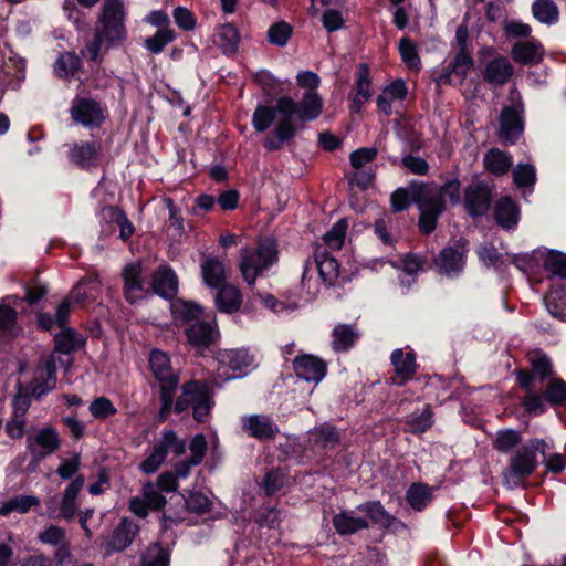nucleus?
I'll list each match as a JSON object with an SVG mask.
<instances>
[{
	"label": "nucleus",
	"instance_id": "6e6552de",
	"mask_svg": "<svg viewBox=\"0 0 566 566\" xmlns=\"http://www.w3.org/2000/svg\"><path fill=\"white\" fill-rule=\"evenodd\" d=\"M420 210L419 228L423 233H430L436 229L437 219L444 210V206L439 201V193L433 188L420 189Z\"/></svg>",
	"mask_w": 566,
	"mask_h": 566
},
{
	"label": "nucleus",
	"instance_id": "473e14b6",
	"mask_svg": "<svg viewBox=\"0 0 566 566\" xmlns=\"http://www.w3.org/2000/svg\"><path fill=\"white\" fill-rule=\"evenodd\" d=\"M201 274L206 285L212 289H219L226 281V268L222 261L209 256L202 261Z\"/></svg>",
	"mask_w": 566,
	"mask_h": 566
},
{
	"label": "nucleus",
	"instance_id": "603ef678",
	"mask_svg": "<svg viewBox=\"0 0 566 566\" xmlns=\"http://www.w3.org/2000/svg\"><path fill=\"white\" fill-rule=\"evenodd\" d=\"M544 397L553 406L564 405L566 402V382L559 378H549Z\"/></svg>",
	"mask_w": 566,
	"mask_h": 566
},
{
	"label": "nucleus",
	"instance_id": "2eb2a0df",
	"mask_svg": "<svg viewBox=\"0 0 566 566\" xmlns=\"http://www.w3.org/2000/svg\"><path fill=\"white\" fill-rule=\"evenodd\" d=\"M56 366L54 359L50 358L40 364L34 374V378L29 386L31 396L41 398L51 391L56 385Z\"/></svg>",
	"mask_w": 566,
	"mask_h": 566
},
{
	"label": "nucleus",
	"instance_id": "f8f14e48",
	"mask_svg": "<svg viewBox=\"0 0 566 566\" xmlns=\"http://www.w3.org/2000/svg\"><path fill=\"white\" fill-rule=\"evenodd\" d=\"M293 368L298 378L314 384L321 382L327 371L325 361L311 354L298 355L293 361Z\"/></svg>",
	"mask_w": 566,
	"mask_h": 566
},
{
	"label": "nucleus",
	"instance_id": "09e8293b",
	"mask_svg": "<svg viewBox=\"0 0 566 566\" xmlns=\"http://www.w3.org/2000/svg\"><path fill=\"white\" fill-rule=\"evenodd\" d=\"M175 39L176 32L171 28H160L153 36L145 40V48L153 54H159Z\"/></svg>",
	"mask_w": 566,
	"mask_h": 566
},
{
	"label": "nucleus",
	"instance_id": "f257e3e1",
	"mask_svg": "<svg viewBox=\"0 0 566 566\" xmlns=\"http://www.w3.org/2000/svg\"><path fill=\"white\" fill-rule=\"evenodd\" d=\"M323 101L316 91H306L298 104L291 97H281L276 102L279 120L273 133L264 138V148L270 151L281 149L296 134L294 117L304 122L314 120L321 115Z\"/></svg>",
	"mask_w": 566,
	"mask_h": 566
},
{
	"label": "nucleus",
	"instance_id": "e2e57ef3",
	"mask_svg": "<svg viewBox=\"0 0 566 566\" xmlns=\"http://www.w3.org/2000/svg\"><path fill=\"white\" fill-rule=\"evenodd\" d=\"M169 556L165 548L158 544L148 547L143 556V566H168Z\"/></svg>",
	"mask_w": 566,
	"mask_h": 566
},
{
	"label": "nucleus",
	"instance_id": "7ed1b4c3",
	"mask_svg": "<svg viewBox=\"0 0 566 566\" xmlns=\"http://www.w3.org/2000/svg\"><path fill=\"white\" fill-rule=\"evenodd\" d=\"M277 261L276 241L273 238L261 240L255 248H245L241 252L240 271L244 281L252 285Z\"/></svg>",
	"mask_w": 566,
	"mask_h": 566
},
{
	"label": "nucleus",
	"instance_id": "aec40b11",
	"mask_svg": "<svg viewBox=\"0 0 566 566\" xmlns=\"http://www.w3.org/2000/svg\"><path fill=\"white\" fill-rule=\"evenodd\" d=\"M137 533L138 526L127 517L123 518L106 543V554L109 555L127 548Z\"/></svg>",
	"mask_w": 566,
	"mask_h": 566
},
{
	"label": "nucleus",
	"instance_id": "a878e982",
	"mask_svg": "<svg viewBox=\"0 0 566 566\" xmlns=\"http://www.w3.org/2000/svg\"><path fill=\"white\" fill-rule=\"evenodd\" d=\"M513 75V66L510 61L502 55H496L492 59L484 69L483 76L484 78L496 85H503Z\"/></svg>",
	"mask_w": 566,
	"mask_h": 566
},
{
	"label": "nucleus",
	"instance_id": "f704fd0d",
	"mask_svg": "<svg viewBox=\"0 0 566 566\" xmlns=\"http://www.w3.org/2000/svg\"><path fill=\"white\" fill-rule=\"evenodd\" d=\"M433 185L413 184L409 188H400L391 195V206L394 211L405 210L411 201L420 205V189L421 188H433Z\"/></svg>",
	"mask_w": 566,
	"mask_h": 566
},
{
	"label": "nucleus",
	"instance_id": "20e7f679",
	"mask_svg": "<svg viewBox=\"0 0 566 566\" xmlns=\"http://www.w3.org/2000/svg\"><path fill=\"white\" fill-rule=\"evenodd\" d=\"M149 367L161 390L160 419L165 420L172 406L174 391L179 384L177 371L171 367L169 356L159 349L149 354Z\"/></svg>",
	"mask_w": 566,
	"mask_h": 566
},
{
	"label": "nucleus",
	"instance_id": "13d9d810",
	"mask_svg": "<svg viewBox=\"0 0 566 566\" xmlns=\"http://www.w3.org/2000/svg\"><path fill=\"white\" fill-rule=\"evenodd\" d=\"M347 230V221L346 219L338 220L332 229L325 233L324 242L332 250H339L345 240V234Z\"/></svg>",
	"mask_w": 566,
	"mask_h": 566
},
{
	"label": "nucleus",
	"instance_id": "a211bd4d",
	"mask_svg": "<svg viewBox=\"0 0 566 566\" xmlns=\"http://www.w3.org/2000/svg\"><path fill=\"white\" fill-rule=\"evenodd\" d=\"M219 361L227 365L231 370L237 371L238 375L228 376L226 379L242 377L253 367L254 358L248 349L237 348L227 349L219 354Z\"/></svg>",
	"mask_w": 566,
	"mask_h": 566
},
{
	"label": "nucleus",
	"instance_id": "864d4df0",
	"mask_svg": "<svg viewBox=\"0 0 566 566\" xmlns=\"http://www.w3.org/2000/svg\"><path fill=\"white\" fill-rule=\"evenodd\" d=\"M522 441V436L513 429L500 430L493 441V447L500 452L507 453Z\"/></svg>",
	"mask_w": 566,
	"mask_h": 566
},
{
	"label": "nucleus",
	"instance_id": "4be33fe9",
	"mask_svg": "<svg viewBox=\"0 0 566 566\" xmlns=\"http://www.w3.org/2000/svg\"><path fill=\"white\" fill-rule=\"evenodd\" d=\"M85 479L83 475H76L65 488L61 502L59 516L71 521L74 518L77 510V496L84 486Z\"/></svg>",
	"mask_w": 566,
	"mask_h": 566
},
{
	"label": "nucleus",
	"instance_id": "423d86ee",
	"mask_svg": "<svg viewBox=\"0 0 566 566\" xmlns=\"http://www.w3.org/2000/svg\"><path fill=\"white\" fill-rule=\"evenodd\" d=\"M185 451V441L178 438L174 430H165L161 437L154 443L149 454L139 464V468L144 473H154L164 463L168 452H171L175 457H180Z\"/></svg>",
	"mask_w": 566,
	"mask_h": 566
},
{
	"label": "nucleus",
	"instance_id": "0eeeda50",
	"mask_svg": "<svg viewBox=\"0 0 566 566\" xmlns=\"http://www.w3.org/2000/svg\"><path fill=\"white\" fill-rule=\"evenodd\" d=\"M192 409L197 421H205L211 409V399L207 387L198 381H190L182 386L181 395L175 403V412Z\"/></svg>",
	"mask_w": 566,
	"mask_h": 566
},
{
	"label": "nucleus",
	"instance_id": "bf43d9fd",
	"mask_svg": "<svg viewBox=\"0 0 566 566\" xmlns=\"http://www.w3.org/2000/svg\"><path fill=\"white\" fill-rule=\"evenodd\" d=\"M17 325V312L9 304L0 303V338L11 336Z\"/></svg>",
	"mask_w": 566,
	"mask_h": 566
},
{
	"label": "nucleus",
	"instance_id": "cd10ccee",
	"mask_svg": "<svg viewBox=\"0 0 566 566\" xmlns=\"http://www.w3.org/2000/svg\"><path fill=\"white\" fill-rule=\"evenodd\" d=\"M494 216L499 226L509 230L517 224L520 209L511 198L504 197L495 203Z\"/></svg>",
	"mask_w": 566,
	"mask_h": 566
},
{
	"label": "nucleus",
	"instance_id": "6ab92c4d",
	"mask_svg": "<svg viewBox=\"0 0 566 566\" xmlns=\"http://www.w3.org/2000/svg\"><path fill=\"white\" fill-rule=\"evenodd\" d=\"M533 258L537 264H542L544 270L552 276L566 280V254L555 250L538 248L533 251Z\"/></svg>",
	"mask_w": 566,
	"mask_h": 566
},
{
	"label": "nucleus",
	"instance_id": "680f3d73",
	"mask_svg": "<svg viewBox=\"0 0 566 566\" xmlns=\"http://www.w3.org/2000/svg\"><path fill=\"white\" fill-rule=\"evenodd\" d=\"M399 53L410 70H418L420 66V57L416 45L408 38H402L399 42Z\"/></svg>",
	"mask_w": 566,
	"mask_h": 566
},
{
	"label": "nucleus",
	"instance_id": "39448f33",
	"mask_svg": "<svg viewBox=\"0 0 566 566\" xmlns=\"http://www.w3.org/2000/svg\"><path fill=\"white\" fill-rule=\"evenodd\" d=\"M546 448L545 440L533 439L513 454L509 468L504 472L506 483L517 485L524 478L531 475L537 467L536 452H541L545 457Z\"/></svg>",
	"mask_w": 566,
	"mask_h": 566
},
{
	"label": "nucleus",
	"instance_id": "5701e85b",
	"mask_svg": "<svg viewBox=\"0 0 566 566\" xmlns=\"http://www.w3.org/2000/svg\"><path fill=\"white\" fill-rule=\"evenodd\" d=\"M242 429L256 439H271L277 432L275 423L266 416L251 415L242 417Z\"/></svg>",
	"mask_w": 566,
	"mask_h": 566
},
{
	"label": "nucleus",
	"instance_id": "58836bf2",
	"mask_svg": "<svg viewBox=\"0 0 566 566\" xmlns=\"http://www.w3.org/2000/svg\"><path fill=\"white\" fill-rule=\"evenodd\" d=\"M332 336L333 349L335 352H346L355 344L359 334L353 325L338 324L334 327Z\"/></svg>",
	"mask_w": 566,
	"mask_h": 566
},
{
	"label": "nucleus",
	"instance_id": "393cba45",
	"mask_svg": "<svg viewBox=\"0 0 566 566\" xmlns=\"http://www.w3.org/2000/svg\"><path fill=\"white\" fill-rule=\"evenodd\" d=\"M515 62L523 64H537L543 60L544 49L539 41L530 39L516 42L511 51Z\"/></svg>",
	"mask_w": 566,
	"mask_h": 566
},
{
	"label": "nucleus",
	"instance_id": "ddd939ff",
	"mask_svg": "<svg viewBox=\"0 0 566 566\" xmlns=\"http://www.w3.org/2000/svg\"><path fill=\"white\" fill-rule=\"evenodd\" d=\"M522 106L516 108L506 106L500 117V138L505 143L514 144L523 134Z\"/></svg>",
	"mask_w": 566,
	"mask_h": 566
},
{
	"label": "nucleus",
	"instance_id": "de8ad7c7",
	"mask_svg": "<svg viewBox=\"0 0 566 566\" xmlns=\"http://www.w3.org/2000/svg\"><path fill=\"white\" fill-rule=\"evenodd\" d=\"M275 120H279L276 105L274 107L259 105L252 116V125L256 132L266 130Z\"/></svg>",
	"mask_w": 566,
	"mask_h": 566
},
{
	"label": "nucleus",
	"instance_id": "412c9836",
	"mask_svg": "<svg viewBox=\"0 0 566 566\" xmlns=\"http://www.w3.org/2000/svg\"><path fill=\"white\" fill-rule=\"evenodd\" d=\"M472 65L473 61L467 51H459L454 60L444 69L443 74L440 75L439 82L459 85L463 82Z\"/></svg>",
	"mask_w": 566,
	"mask_h": 566
},
{
	"label": "nucleus",
	"instance_id": "4d7b16f0",
	"mask_svg": "<svg viewBox=\"0 0 566 566\" xmlns=\"http://www.w3.org/2000/svg\"><path fill=\"white\" fill-rule=\"evenodd\" d=\"M513 179L518 188L533 187L536 181V169L531 164H517L513 169Z\"/></svg>",
	"mask_w": 566,
	"mask_h": 566
},
{
	"label": "nucleus",
	"instance_id": "bb28decb",
	"mask_svg": "<svg viewBox=\"0 0 566 566\" xmlns=\"http://www.w3.org/2000/svg\"><path fill=\"white\" fill-rule=\"evenodd\" d=\"M544 304L553 317L566 322V284L553 283Z\"/></svg>",
	"mask_w": 566,
	"mask_h": 566
},
{
	"label": "nucleus",
	"instance_id": "49530a36",
	"mask_svg": "<svg viewBox=\"0 0 566 566\" xmlns=\"http://www.w3.org/2000/svg\"><path fill=\"white\" fill-rule=\"evenodd\" d=\"M406 499L412 509L421 511L432 499L431 490L426 484L415 483L408 489Z\"/></svg>",
	"mask_w": 566,
	"mask_h": 566
},
{
	"label": "nucleus",
	"instance_id": "f3484780",
	"mask_svg": "<svg viewBox=\"0 0 566 566\" xmlns=\"http://www.w3.org/2000/svg\"><path fill=\"white\" fill-rule=\"evenodd\" d=\"M72 118L85 126H99L104 116L99 105L92 99L76 98L71 108Z\"/></svg>",
	"mask_w": 566,
	"mask_h": 566
},
{
	"label": "nucleus",
	"instance_id": "e433bc0d",
	"mask_svg": "<svg viewBox=\"0 0 566 566\" xmlns=\"http://www.w3.org/2000/svg\"><path fill=\"white\" fill-rule=\"evenodd\" d=\"M96 143L81 142L74 144L70 149V159L80 167H90L95 165L98 153Z\"/></svg>",
	"mask_w": 566,
	"mask_h": 566
},
{
	"label": "nucleus",
	"instance_id": "c85d7f7f",
	"mask_svg": "<svg viewBox=\"0 0 566 566\" xmlns=\"http://www.w3.org/2000/svg\"><path fill=\"white\" fill-rule=\"evenodd\" d=\"M177 276L174 271L167 266H160L154 274V292L165 298H170L177 293Z\"/></svg>",
	"mask_w": 566,
	"mask_h": 566
},
{
	"label": "nucleus",
	"instance_id": "c03bdc74",
	"mask_svg": "<svg viewBox=\"0 0 566 566\" xmlns=\"http://www.w3.org/2000/svg\"><path fill=\"white\" fill-rule=\"evenodd\" d=\"M338 433L335 427L331 424H322L310 431V441L318 448H333L338 443Z\"/></svg>",
	"mask_w": 566,
	"mask_h": 566
},
{
	"label": "nucleus",
	"instance_id": "b1692460",
	"mask_svg": "<svg viewBox=\"0 0 566 566\" xmlns=\"http://www.w3.org/2000/svg\"><path fill=\"white\" fill-rule=\"evenodd\" d=\"M188 342L197 348L208 347L218 336L214 323L199 322L191 324L185 331Z\"/></svg>",
	"mask_w": 566,
	"mask_h": 566
},
{
	"label": "nucleus",
	"instance_id": "ea45409f",
	"mask_svg": "<svg viewBox=\"0 0 566 566\" xmlns=\"http://www.w3.org/2000/svg\"><path fill=\"white\" fill-rule=\"evenodd\" d=\"M532 14L542 24L553 25L559 20V10L553 0H535L532 3Z\"/></svg>",
	"mask_w": 566,
	"mask_h": 566
},
{
	"label": "nucleus",
	"instance_id": "1a4fd4ad",
	"mask_svg": "<svg viewBox=\"0 0 566 566\" xmlns=\"http://www.w3.org/2000/svg\"><path fill=\"white\" fill-rule=\"evenodd\" d=\"M61 444L57 431L52 427L34 430L27 437V449L33 458L41 460L55 452Z\"/></svg>",
	"mask_w": 566,
	"mask_h": 566
},
{
	"label": "nucleus",
	"instance_id": "79ce46f5",
	"mask_svg": "<svg viewBox=\"0 0 566 566\" xmlns=\"http://www.w3.org/2000/svg\"><path fill=\"white\" fill-rule=\"evenodd\" d=\"M40 505V499L35 495H18L4 502L0 506V516H6L12 512L20 514L28 513L32 507Z\"/></svg>",
	"mask_w": 566,
	"mask_h": 566
},
{
	"label": "nucleus",
	"instance_id": "4c0bfd02",
	"mask_svg": "<svg viewBox=\"0 0 566 566\" xmlns=\"http://www.w3.org/2000/svg\"><path fill=\"white\" fill-rule=\"evenodd\" d=\"M240 40L241 38L238 29L230 23H224L217 29L216 43L224 54L235 53Z\"/></svg>",
	"mask_w": 566,
	"mask_h": 566
},
{
	"label": "nucleus",
	"instance_id": "6e6d98bb",
	"mask_svg": "<svg viewBox=\"0 0 566 566\" xmlns=\"http://www.w3.org/2000/svg\"><path fill=\"white\" fill-rule=\"evenodd\" d=\"M422 260L416 255L407 254L401 260V266L403 271V275L400 276V282L402 285L410 286L415 283V277L419 271L422 270Z\"/></svg>",
	"mask_w": 566,
	"mask_h": 566
},
{
	"label": "nucleus",
	"instance_id": "c9c22d12",
	"mask_svg": "<svg viewBox=\"0 0 566 566\" xmlns=\"http://www.w3.org/2000/svg\"><path fill=\"white\" fill-rule=\"evenodd\" d=\"M172 317L179 324L191 325L196 323L201 315V307L192 302L176 300L170 305Z\"/></svg>",
	"mask_w": 566,
	"mask_h": 566
},
{
	"label": "nucleus",
	"instance_id": "4468645a",
	"mask_svg": "<svg viewBox=\"0 0 566 566\" xmlns=\"http://www.w3.org/2000/svg\"><path fill=\"white\" fill-rule=\"evenodd\" d=\"M140 275L142 266L139 263L127 264L123 270L124 295L130 304H136L148 295Z\"/></svg>",
	"mask_w": 566,
	"mask_h": 566
},
{
	"label": "nucleus",
	"instance_id": "8fccbe9b",
	"mask_svg": "<svg viewBox=\"0 0 566 566\" xmlns=\"http://www.w3.org/2000/svg\"><path fill=\"white\" fill-rule=\"evenodd\" d=\"M62 331L55 335V348L61 353H70L82 347L83 340L73 329L61 327Z\"/></svg>",
	"mask_w": 566,
	"mask_h": 566
},
{
	"label": "nucleus",
	"instance_id": "052dcab7",
	"mask_svg": "<svg viewBox=\"0 0 566 566\" xmlns=\"http://www.w3.org/2000/svg\"><path fill=\"white\" fill-rule=\"evenodd\" d=\"M432 412L429 407H424L420 412H413L407 418L410 431L421 433L432 426Z\"/></svg>",
	"mask_w": 566,
	"mask_h": 566
},
{
	"label": "nucleus",
	"instance_id": "2f4dec72",
	"mask_svg": "<svg viewBox=\"0 0 566 566\" xmlns=\"http://www.w3.org/2000/svg\"><path fill=\"white\" fill-rule=\"evenodd\" d=\"M391 364L401 382L409 380L416 373V357L412 350L395 349L391 354Z\"/></svg>",
	"mask_w": 566,
	"mask_h": 566
},
{
	"label": "nucleus",
	"instance_id": "37998d69",
	"mask_svg": "<svg viewBox=\"0 0 566 566\" xmlns=\"http://www.w3.org/2000/svg\"><path fill=\"white\" fill-rule=\"evenodd\" d=\"M357 510L367 514L374 524L388 527L392 524L394 517L385 510L379 501H368L357 506Z\"/></svg>",
	"mask_w": 566,
	"mask_h": 566
},
{
	"label": "nucleus",
	"instance_id": "a19ab883",
	"mask_svg": "<svg viewBox=\"0 0 566 566\" xmlns=\"http://www.w3.org/2000/svg\"><path fill=\"white\" fill-rule=\"evenodd\" d=\"M216 295V304L220 312L233 313L241 305V294L234 285H221Z\"/></svg>",
	"mask_w": 566,
	"mask_h": 566
},
{
	"label": "nucleus",
	"instance_id": "774afa93",
	"mask_svg": "<svg viewBox=\"0 0 566 566\" xmlns=\"http://www.w3.org/2000/svg\"><path fill=\"white\" fill-rule=\"evenodd\" d=\"M535 387L536 385L525 389L527 392L523 399V406L526 412L541 415L545 411V400L533 390Z\"/></svg>",
	"mask_w": 566,
	"mask_h": 566
},
{
	"label": "nucleus",
	"instance_id": "f03ea898",
	"mask_svg": "<svg viewBox=\"0 0 566 566\" xmlns=\"http://www.w3.org/2000/svg\"><path fill=\"white\" fill-rule=\"evenodd\" d=\"M125 11L122 0H105L101 17L96 23L95 38L85 48L84 54L94 61H101L109 48L120 45L126 39L124 24Z\"/></svg>",
	"mask_w": 566,
	"mask_h": 566
},
{
	"label": "nucleus",
	"instance_id": "c756f323",
	"mask_svg": "<svg viewBox=\"0 0 566 566\" xmlns=\"http://www.w3.org/2000/svg\"><path fill=\"white\" fill-rule=\"evenodd\" d=\"M370 78L367 65L360 64L356 73V93L353 98L350 111L359 113L363 105L370 98Z\"/></svg>",
	"mask_w": 566,
	"mask_h": 566
},
{
	"label": "nucleus",
	"instance_id": "5fc2aeb1",
	"mask_svg": "<svg viewBox=\"0 0 566 566\" xmlns=\"http://www.w3.org/2000/svg\"><path fill=\"white\" fill-rule=\"evenodd\" d=\"M99 275L96 273L88 274L86 277L82 279L70 292L66 297L73 304H82L84 303L87 295V285L95 284L97 287L99 286Z\"/></svg>",
	"mask_w": 566,
	"mask_h": 566
},
{
	"label": "nucleus",
	"instance_id": "338daca9",
	"mask_svg": "<svg viewBox=\"0 0 566 566\" xmlns=\"http://www.w3.org/2000/svg\"><path fill=\"white\" fill-rule=\"evenodd\" d=\"M90 412L97 419H105L117 412L113 402L106 397H98L90 405Z\"/></svg>",
	"mask_w": 566,
	"mask_h": 566
},
{
	"label": "nucleus",
	"instance_id": "a18cd8bd",
	"mask_svg": "<svg viewBox=\"0 0 566 566\" xmlns=\"http://www.w3.org/2000/svg\"><path fill=\"white\" fill-rule=\"evenodd\" d=\"M485 168L494 175L505 174L512 165L511 157L496 148L489 150L483 158Z\"/></svg>",
	"mask_w": 566,
	"mask_h": 566
},
{
	"label": "nucleus",
	"instance_id": "9b49d317",
	"mask_svg": "<svg viewBox=\"0 0 566 566\" xmlns=\"http://www.w3.org/2000/svg\"><path fill=\"white\" fill-rule=\"evenodd\" d=\"M465 244L444 248L434 259L436 268L449 277L458 275L465 264Z\"/></svg>",
	"mask_w": 566,
	"mask_h": 566
},
{
	"label": "nucleus",
	"instance_id": "9d476101",
	"mask_svg": "<svg viewBox=\"0 0 566 566\" xmlns=\"http://www.w3.org/2000/svg\"><path fill=\"white\" fill-rule=\"evenodd\" d=\"M532 365V371L526 373L520 370L517 373L518 384L523 389H528L531 386H535L537 382L543 386L546 378L552 374V365L546 355L542 352H533L528 356Z\"/></svg>",
	"mask_w": 566,
	"mask_h": 566
},
{
	"label": "nucleus",
	"instance_id": "72a5a7b5",
	"mask_svg": "<svg viewBox=\"0 0 566 566\" xmlns=\"http://www.w3.org/2000/svg\"><path fill=\"white\" fill-rule=\"evenodd\" d=\"M315 263L322 281L331 286L339 275V264L337 260L326 251H317Z\"/></svg>",
	"mask_w": 566,
	"mask_h": 566
},
{
	"label": "nucleus",
	"instance_id": "dca6fc26",
	"mask_svg": "<svg viewBox=\"0 0 566 566\" xmlns=\"http://www.w3.org/2000/svg\"><path fill=\"white\" fill-rule=\"evenodd\" d=\"M491 192L486 185L474 182L464 191V207L473 216H483L490 208Z\"/></svg>",
	"mask_w": 566,
	"mask_h": 566
},
{
	"label": "nucleus",
	"instance_id": "69168bd1",
	"mask_svg": "<svg viewBox=\"0 0 566 566\" xmlns=\"http://www.w3.org/2000/svg\"><path fill=\"white\" fill-rule=\"evenodd\" d=\"M108 217L119 227L120 239L125 241L133 235L135 228L122 210L111 208L108 210Z\"/></svg>",
	"mask_w": 566,
	"mask_h": 566
},
{
	"label": "nucleus",
	"instance_id": "0e129e2a",
	"mask_svg": "<svg viewBox=\"0 0 566 566\" xmlns=\"http://www.w3.org/2000/svg\"><path fill=\"white\" fill-rule=\"evenodd\" d=\"M292 33L291 27L285 22H277L268 30V40L270 43L284 46Z\"/></svg>",
	"mask_w": 566,
	"mask_h": 566
},
{
	"label": "nucleus",
	"instance_id": "3c124183",
	"mask_svg": "<svg viewBox=\"0 0 566 566\" xmlns=\"http://www.w3.org/2000/svg\"><path fill=\"white\" fill-rule=\"evenodd\" d=\"M80 57L71 52L61 54L54 64V72L57 76L67 78L73 76L80 69Z\"/></svg>",
	"mask_w": 566,
	"mask_h": 566
},
{
	"label": "nucleus",
	"instance_id": "7c9ffc66",
	"mask_svg": "<svg viewBox=\"0 0 566 566\" xmlns=\"http://www.w3.org/2000/svg\"><path fill=\"white\" fill-rule=\"evenodd\" d=\"M333 525L339 535H350L369 527L366 518L358 517L353 511H343L333 517Z\"/></svg>",
	"mask_w": 566,
	"mask_h": 566
}]
</instances>
